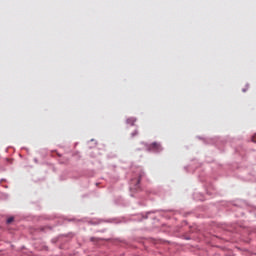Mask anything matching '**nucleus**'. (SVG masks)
Returning a JSON list of instances; mask_svg holds the SVG:
<instances>
[{"mask_svg": "<svg viewBox=\"0 0 256 256\" xmlns=\"http://www.w3.org/2000/svg\"><path fill=\"white\" fill-rule=\"evenodd\" d=\"M136 135H139V131H137V130H135V131L131 134L132 137H135Z\"/></svg>", "mask_w": 256, "mask_h": 256, "instance_id": "5", "label": "nucleus"}, {"mask_svg": "<svg viewBox=\"0 0 256 256\" xmlns=\"http://www.w3.org/2000/svg\"><path fill=\"white\" fill-rule=\"evenodd\" d=\"M137 119H135L134 117L128 118L126 120V123H128V125H135Z\"/></svg>", "mask_w": 256, "mask_h": 256, "instance_id": "3", "label": "nucleus"}, {"mask_svg": "<svg viewBox=\"0 0 256 256\" xmlns=\"http://www.w3.org/2000/svg\"><path fill=\"white\" fill-rule=\"evenodd\" d=\"M252 143H256V134L252 136Z\"/></svg>", "mask_w": 256, "mask_h": 256, "instance_id": "6", "label": "nucleus"}, {"mask_svg": "<svg viewBox=\"0 0 256 256\" xmlns=\"http://www.w3.org/2000/svg\"><path fill=\"white\" fill-rule=\"evenodd\" d=\"M13 221H14V218H13V217L8 218V219H7L8 225L11 224V223H13Z\"/></svg>", "mask_w": 256, "mask_h": 256, "instance_id": "4", "label": "nucleus"}, {"mask_svg": "<svg viewBox=\"0 0 256 256\" xmlns=\"http://www.w3.org/2000/svg\"><path fill=\"white\" fill-rule=\"evenodd\" d=\"M148 149L149 151H161V144L154 142L149 145Z\"/></svg>", "mask_w": 256, "mask_h": 256, "instance_id": "2", "label": "nucleus"}, {"mask_svg": "<svg viewBox=\"0 0 256 256\" xmlns=\"http://www.w3.org/2000/svg\"><path fill=\"white\" fill-rule=\"evenodd\" d=\"M141 177H143V174H140L138 178L131 180V189H134L135 191L139 189V183H141Z\"/></svg>", "mask_w": 256, "mask_h": 256, "instance_id": "1", "label": "nucleus"}]
</instances>
